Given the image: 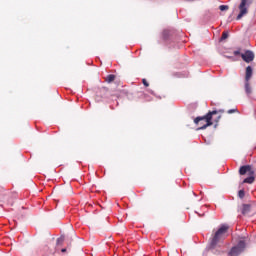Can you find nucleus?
I'll list each match as a JSON object with an SVG mask.
<instances>
[{"mask_svg":"<svg viewBox=\"0 0 256 256\" xmlns=\"http://www.w3.org/2000/svg\"><path fill=\"white\" fill-rule=\"evenodd\" d=\"M213 115H217V111L208 112L205 116L196 117L194 119L195 125H198L200 130L206 129L213 125Z\"/></svg>","mask_w":256,"mask_h":256,"instance_id":"nucleus-1","label":"nucleus"},{"mask_svg":"<svg viewBox=\"0 0 256 256\" xmlns=\"http://www.w3.org/2000/svg\"><path fill=\"white\" fill-rule=\"evenodd\" d=\"M227 231H229V226L227 224H223L215 233L211 241L212 247H215V245L219 243L221 239H225V237L227 236Z\"/></svg>","mask_w":256,"mask_h":256,"instance_id":"nucleus-2","label":"nucleus"},{"mask_svg":"<svg viewBox=\"0 0 256 256\" xmlns=\"http://www.w3.org/2000/svg\"><path fill=\"white\" fill-rule=\"evenodd\" d=\"M251 77H253V68L251 66H248L245 72V84H244L245 93L247 95H251V93L253 92L251 90V83L249 82L251 81Z\"/></svg>","mask_w":256,"mask_h":256,"instance_id":"nucleus-3","label":"nucleus"},{"mask_svg":"<svg viewBox=\"0 0 256 256\" xmlns=\"http://www.w3.org/2000/svg\"><path fill=\"white\" fill-rule=\"evenodd\" d=\"M249 5H251L250 0H241L240 5L238 6V9L240 12L236 18L237 21L243 19V17H245V15H247V13H249Z\"/></svg>","mask_w":256,"mask_h":256,"instance_id":"nucleus-4","label":"nucleus"},{"mask_svg":"<svg viewBox=\"0 0 256 256\" xmlns=\"http://www.w3.org/2000/svg\"><path fill=\"white\" fill-rule=\"evenodd\" d=\"M245 251V241L241 240L238 244L231 248L229 255L230 256H239Z\"/></svg>","mask_w":256,"mask_h":256,"instance_id":"nucleus-5","label":"nucleus"},{"mask_svg":"<svg viewBox=\"0 0 256 256\" xmlns=\"http://www.w3.org/2000/svg\"><path fill=\"white\" fill-rule=\"evenodd\" d=\"M241 57L245 63H251L255 59V54L251 50H246L245 53L241 54Z\"/></svg>","mask_w":256,"mask_h":256,"instance_id":"nucleus-6","label":"nucleus"},{"mask_svg":"<svg viewBox=\"0 0 256 256\" xmlns=\"http://www.w3.org/2000/svg\"><path fill=\"white\" fill-rule=\"evenodd\" d=\"M239 173L240 175H246V173H248V175H254L255 171H253L251 165H245L240 167Z\"/></svg>","mask_w":256,"mask_h":256,"instance_id":"nucleus-7","label":"nucleus"},{"mask_svg":"<svg viewBox=\"0 0 256 256\" xmlns=\"http://www.w3.org/2000/svg\"><path fill=\"white\" fill-rule=\"evenodd\" d=\"M115 81V75L114 74H109L108 76L105 77V82L106 83H113Z\"/></svg>","mask_w":256,"mask_h":256,"instance_id":"nucleus-8","label":"nucleus"},{"mask_svg":"<svg viewBox=\"0 0 256 256\" xmlns=\"http://www.w3.org/2000/svg\"><path fill=\"white\" fill-rule=\"evenodd\" d=\"M250 209H251V206L249 204H244L242 208L243 215H246V213H249Z\"/></svg>","mask_w":256,"mask_h":256,"instance_id":"nucleus-9","label":"nucleus"},{"mask_svg":"<svg viewBox=\"0 0 256 256\" xmlns=\"http://www.w3.org/2000/svg\"><path fill=\"white\" fill-rule=\"evenodd\" d=\"M253 181H255V177L253 175H250L249 177L243 180V183L251 184L253 183Z\"/></svg>","mask_w":256,"mask_h":256,"instance_id":"nucleus-10","label":"nucleus"},{"mask_svg":"<svg viewBox=\"0 0 256 256\" xmlns=\"http://www.w3.org/2000/svg\"><path fill=\"white\" fill-rule=\"evenodd\" d=\"M238 197H239L240 199H243V197H245V190H239V192H238Z\"/></svg>","mask_w":256,"mask_h":256,"instance_id":"nucleus-11","label":"nucleus"},{"mask_svg":"<svg viewBox=\"0 0 256 256\" xmlns=\"http://www.w3.org/2000/svg\"><path fill=\"white\" fill-rule=\"evenodd\" d=\"M219 9H220V11H227V10H229V6H227V5H220Z\"/></svg>","mask_w":256,"mask_h":256,"instance_id":"nucleus-12","label":"nucleus"},{"mask_svg":"<svg viewBox=\"0 0 256 256\" xmlns=\"http://www.w3.org/2000/svg\"><path fill=\"white\" fill-rule=\"evenodd\" d=\"M63 241H65V237L64 236H62V237L57 239V244L61 245L63 243Z\"/></svg>","mask_w":256,"mask_h":256,"instance_id":"nucleus-13","label":"nucleus"},{"mask_svg":"<svg viewBox=\"0 0 256 256\" xmlns=\"http://www.w3.org/2000/svg\"><path fill=\"white\" fill-rule=\"evenodd\" d=\"M229 37V34L227 32H223L221 36V40L224 41V39H227Z\"/></svg>","mask_w":256,"mask_h":256,"instance_id":"nucleus-14","label":"nucleus"},{"mask_svg":"<svg viewBox=\"0 0 256 256\" xmlns=\"http://www.w3.org/2000/svg\"><path fill=\"white\" fill-rule=\"evenodd\" d=\"M142 83L145 87H149V82L146 79H142Z\"/></svg>","mask_w":256,"mask_h":256,"instance_id":"nucleus-15","label":"nucleus"},{"mask_svg":"<svg viewBox=\"0 0 256 256\" xmlns=\"http://www.w3.org/2000/svg\"><path fill=\"white\" fill-rule=\"evenodd\" d=\"M228 113L231 115V113H237V109H230L228 110Z\"/></svg>","mask_w":256,"mask_h":256,"instance_id":"nucleus-16","label":"nucleus"},{"mask_svg":"<svg viewBox=\"0 0 256 256\" xmlns=\"http://www.w3.org/2000/svg\"><path fill=\"white\" fill-rule=\"evenodd\" d=\"M234 55H241V52L239 50L234 51Z\"/></svg>","mask_w":256,"mask_h":256,"instance_id":"nucleus-17","label":"nucleus"},{"mask_svg":"<svg viewBox=\"0 0 256 256\" xmlns=\"http://www.w3.org/2000/svg\"><path fill=\"white\" fill-rule=\"evenodd\" d=\"M66 251H67V249H65V248H63V249L61 250L62 253H65Z\"/></svg>","mask_w":256,"mask_h":256,"instance_id":"nucleus-18","label":"nucleus"}]
</instances>
